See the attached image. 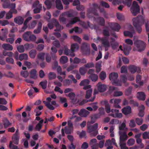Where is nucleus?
Listing matches in <instances>:
<instances>
[{
  "instance_id": "obj_11",
  "label": "nucleus",
  "mask_w": 149,
  "mask_h": 149,
  "mask_svg": "<svg viewBox=\"0 0 149 149\" xmlns=\"http://www.w3.org/2000/svg\"><path fill=\"white\" fill-rule=\"evenodd\" d=\"M130 31H126L124 32V35L126 36H129L131 38L132 37L133 35L135 34V32L133 27L130 25Z\"/></svg>"
},
{
  "instance_id": "obj_60",
  "label": "nucleus",
  "mask_w": 149,
  "mask_h": 149,
  "mask_svg": "<svg viewBox=\"0 0 149 149\" xmlns=\"http://www.w3.org/2000/svg\"><path fill=\"white\" fill-rule=\"evenodd\" d=\"M18 51L20 53L23 52L24 51V46L23 45H20L17 47Z\"/></svg>"
},
{
  "instance_id": "obj_14",
  "label": "nucleus",
  "mask_w": 149,
  "mask_h": 149,
  "mask_svg": "<svg viewBox=\"0 0 149 149\" xmlns=\"http://www.w3.org/2000/svg\"><path fill=\"white\" fill-rule=\"evenodd\" d=\"M109 25L112 30L116 31H119L121 28L120 26L117 23H110Z\"/></svg>"
},
{
  "instance_id": "obj_49",
  "label": "nucleus",
  "mask_w": 149,
  "mask_h": 149,
  "mask_svg": "<svg viewBox=\"0 0 149 149\" xmlns=\"http://www.w3.org/2000/svg\"><path fill=\"white\" fill-rule=\"evenodd\" d=\"M121 79L123 83L126 85H128V83H126V81L127 79L126 76L125 75L122 74L120 76Z\"/></svg>"
},
{
  "instance_id": "obj_33",
  "label": "nucleus",
  "mask_w": 149,
  "mask_h": 149,
  "mask_svg": "<svg viewBox=\"0 0 149 149\" xmlns=\"http://www.w3.org/2000/svg\"><path fill=\"white\" fill-rule=\"evenodd\" d=\"M56 7L58 10L63 9V7L60 0H56L55 1Z\"/></svg>"
},
{
  "instance_id": "obj_10",
  "label": "nucleus",
  "mask_w": 149,
  "mask_h": 149,
  "mask_svg": "<svg viewBox=\"0 0 149 149\" xmlns=\"http://www.w3.org/2000/svg\"><path fill=\"white\" fill-rule=\"evenodd\" d=\"M79 22V24L82 25L83 26H84L85 24L84 22L80 21L79 17H76L74 18H72L69 23H68L66 25V26L67 27H69L71 26L72 24H74L77 22Z\"/></svg>"
},
{
  "instance_id": "obj_38",
  "label": "nucleus",
  "mask_w": 149,
  "mask_h": 149,
  "mask_svg": "<svg viewBox=\"0 0 149 149\" xmlns=\"http://www.w3.org/2000/svg\"><path fill=\"white\" fill-rule=\"evenodd\" d=\"M54 2V0L52 1H50L49 0H46L45 1V3L46 5L47 8L49 9L51 8Z\"/></svg>"
},
{
  "instance_id": "obj_20",
  "label": "nucleus",
  "mask_w": 149,
  "mask_h": 149,
  "mask_svg": "<svg viewBox=\"0 0 149 149\" xmlns=\"http://www.w3.org/2000/svg\"><path fill=\"white\" fill-rule=\"evenodd\" d=\"M102 104L104 105L105 106V111L107 113H109L110 112L111 110L110 106L108 103V102L107 100L102 101L101 102Z\"/></svg>"
},
{
  "instance_id": "obj_18",
  "label": "nucleus",
  "mask_w": 149,
  "mask_h": 149,
  "mask_svg": "<svg viewBox=\"0 0 149 149\" xmlns=\"http://www.w3.org/2000/svg\"><path fill=\"white\" fill-rule=\"evenodd\" d=\"M121 100L119 99H111L109 101L111 103H114V106L117 108H120V106L118 104L120 102Z\"/></svg>"
},
{
  "instance_id": "obj_5",
  "label": "nucleus",
  "mask_w": 149,
  "mask_h": 149,
  "mask_svg": "<svg viewBox=\"0 0 149 149\" xmlns=\"http://www.w3.org/2000/svg\"><path fill=\"white\" fill-rule=\"evenodd\" d=\"M98 124L96 123L93 125H88V132L91 136H95L98 134Z\"/></svg>"
},
{
  "instance_id": "obj_26",
  "label": "nucleus",
  "mask_w": 149,
  "mask_h": 149,
  "mask_svg": "<svg viewBox=\"0 0 149 149\" xmlns=\"http://www.w3.org/2000/svg\"><path fill=\"white\" fill-rule=\"evenodd\" d=\"M2 3L3 7L4 8H7L11 4L10 0H1Z\"/></svg>"
},
{
  "instance_id": "obj_64",
  "label": "nucleus",
  "mask_w": 149,
  "mask_h": 149,
  "mask_svg": "<svg viewBox=\"0 0 149 149\" xmlns=\"http://www.w3.org/2000/svg\"><path fill=\"white\" fill-rule=\"evenodd\" d=\"M135 140L133 139H129L127 142V144L129 146H132L134 144Z\"/></svg>"
},
{
  "instance_id": "obj_24",
  "label": "nucleus",
  "mask_w": 149,
  "mask_h": 149,
  "mask_svg": "<svg viewBox=\"0 0 149 149\" xmlns=\"http://www.w3.org/2000/svg\"><path fill=\"white\" fill-rule=\"evenodd\" d=\"M16 7V4L15 3H11V4L8 8H10V11L12 13V14H16L17 13V10L15 9Z\"/></svg>"
},
{
  "instance_id": "obj_12",
  "label": "nucleus",
  "mask_w": 149,
  "mask_h": 149,
  "mask_svg": "<svg viewBox=\"0 0 149 149\" xmlns=\"http://www.w3.org/2000/svg\"><path fill=\"white\" fill-rule=\"evenodd\" d=\"M111 111V112L112 113L110 114L109 115L114 118H121L122 116V113H119L118 110L112 109Z\"/></svg>"
},
{
  "instance_id": "obj_8",
  "label": "nucleus",
  "mask_w": 149,
  "mask_h": 149,
  "mask_svg": "<svg viewBox=\"0 0 149 149\" xmlns=\"http://www.w3.org/2000/svg\"><path fill=\"white\" fill-rule=\"evenodd\" d=\"M134 45L136 46L139 52L143 51L146 46L145 43L141 40L136 41L134 42Z\"/></svg>"
},
{
  "instance_id": "obj_4",
  "label": "nucleus",
  "mask_w": 149,
  "mask_h": 149,
  "mask_svg": "<svg viewBox=\"0 0 149 149\" xmlns=\"http://www.w3.org/2000/svg\"><path fill=\"white\" fill-rule=\"evenodd\" d=\"M79 48V46L77 43H74L71 45L70 50L68 49L66 46H65L63 49L64 53L66 55L74 57L75 56L74 52L77 50Z\"/></svg>"
},
{
  "instance_id": "obj_53",
  "label": "nucleus",
  "mask_w": 149,
  "mask_h": 149,
  "mask_svg": "<svg viewBox=\"0 0 149 149\" xmlns=\"http://www.w3.org/2000/svg\"><path fill=\"white\" fill-rule=\"evenodd\" d=\"M99 77L102 80H104L106 77V72L104 71L101 72L100 74Z\"/></svg>"
},
{
  "instance_id": "obj_47",
  "label": "nucleus",
  "mask_w": 149,
  "mask_h": 149,
  "mask_svg": "<svg viewBox=\"0 0 149 149\" xmlns=\"http://www.w3.org/2000/svg\"><path fill=\"white\" fill-rule=\"evenodd\" d=\"M65 16H66L65 15L64 13L61 15L59 17V19L60 21L63 23H65L67 20V18L65 17Z\"/></svg>"
},
{
  "instance_id": "obj_41",
  "label": "nucleus",
  "mask_w": 149,
  "mask_h": 149,
  "mask_svg": "<svg viewBox=\"0 0 149 149\" xmlns=\"http://www.w3.org/2000/svg\"><path fill=\"white\" fill-rule=\"evenodd\" d=\"M43 103L45 104L47 107L49 109L51 110H54V107L49 102H47L45 101H44Z\"/></svg>"
},
{
  "instance_id": "obj_34",
  "label": "nucleus",
  "mask_w": 149,
  "mask_h": 149,
  "mask_svg": "<svg viewBox=\"0 0 149 149\" xmlns=\"http://www.w3.org/2000/svg\"><path fill=\"white\" fill-rule=\"evenodd\" d=\"M42 23L41 22H39L38 24V26L37 29L34 30L33 31V33L35 34H38L40 32L42 27Z\"/></svg>"
},
{
  "instance_id": "obj_42",
  "label": "nucleus",
  "mask_w": 149,
  "mask_h": 149,
  "mask_svg": "<svg viewBox=\"0 0 149 149\" xmlns=\"http://www.w3.org/2000/svg\"><path fill=\"white\" fill-rule=\"evenodd\" d=\"M93 91L91 89H88L86 91L85 96L86 99H89L91 96Z\"/></svg>"
},
{
  "instance_id": "obj_51",
  "label": "nucleus",
  "mask_w": 149,
  "mask_h": 149,
  "mask_svg": "<svg viewBox=\"0 0 149 149\" xmlns=\"http://www.w3.org/2000/svg\"><path fill=\"white\" fill-rule=\"evenodd\" d=\"M89 83V81L88 79H85L82 81L79 84L80 86H84L88 84Z\"/></svg>"
},
{
  "instance_id": "obj_28",
  "label": "nucleus",
  "mask_w": 149,
  "mask_h": 149,
  "mask_svg": "<svg viewBox=\"0 0 149 149\" xmlns=\"http://www.w3.org/2000/svg\"><path fill=\"white\" fill-rule=\"evenodd\" d=\"M96 20L99 24L102 26H104L105 25V20L102 17H100L96 19Z\"/></svg>"
},
{
  "instance_id": "obj_29",
  "label": "nucleus",
  "mask_w": 149,
  "mask_h": 149,
  "mask_svg": "<svg viewBox=\"0 0 149 149\" xmlns=\"http://www.w3.org/2000/svg\"><path fill=\"white\" fill-rule=\"evenodd\" d=\"M36 73L37 71L36 70L34 69L32 70L29 72L30 77L34 79H36L37 78V76L36 75Z\"/></svg>"
},
{
  "instance_id": "obj_2",
  "label": "nucleus",
  "mask_w": 149,
  "mask_h": 149,
  "mask_svg": "<svg viewBox=\"0 0 149 149\" xmlns=\"http://www.w3.org/2000/svg\"><path fill=\"white\" fill-rule=\"evenodd\" d=\"M102 33L105 37L101 38L98 36L97 38V40L102 41V45L105 47H108L110 46L108 38L107 37H109L110 36L108 29H104L102 31Z\"/></svg>"
},
{
  "instance_id": "obj_52",
  "label": "nucleus",
  "mask_w": 149,
  "mask_h": 149,
  "mask_svg": "<svg viewBox=\"0 0 149 149\" xmlns=\"http://www.w3.org/2000/svg\"><path fill=\"white\" fill-rule=\"evenodd\" d=\"M56 77V74L53 72H50L48 75V78L49 80L55 79Z\"/></svg>"
},
{
  "instance_id": "obj_63",
  "label": "nucleus",
  "mask_w": 149,
  "mask_h": 149,
  "mask_svg": "<svg viewBox=\"0 0 149 149\" xmlns=\"http://www.w3.org/2000/svg\"><path fill=\"white\" fill-rule=\"evenodd\" d=\"M86 70L85 67H81L79 69V72L81 75H84L86 72Z\"/></svg>"
},
{
  "instance_id": "obj_3",
  "label": "nucleus",
  "mask_w": 149,
  "mask_h": 149,
  "mask_svg": "<svg viewBox=\"0 0 149 149\" xmlns=\"http://www.w3.org/2000/svg\"><path fill=\"white\" fill-rule=\"evenodd\" d=\"M20 137V134L18 128L12 136V140L10 142L9 148L10 149H18V147L13 144V143L16 145L19 143V140Z\"/></svg>"
},
{
  "instance_id": "obj_37",
  "label": "nucleus",
  "mask_w": 149,
  "mask_h": 149,
  "mask_svg": "<svg viewBox=\"0 0 149 149\" xmlns=\"http://www.w3.org/2000/svg\"><path fill=\"white\" fill-rule=\"evenodd\" d=\"M3 123L4 127L5 128H6L12 124L10 122L8 119L7 118H5L3 120Z\"/></svg>"
},
{
  "instance_id": "obj_22",
  "label": "nucleus",
  "mask_w": 149,
  "mask_h": 149,
  "mask_svg": "<svg viewBox=\"0 0 149 149\" xmlns=\"http://www.w3.org/2000/svg\"><path fill=\"white\" fill-rule=\"evenodd\" d=\"M55 22V26L56 27V29L54 30L55 31H60L63 29V26L60 25L59 23V22L56 19V20L54 21Z\"/></svg>"
},
{
  "instance_id": "obj_46",
  "label": "nucleus",
  "mask_w": 149,
  "mask_h": 149,
  "mask_svg": "<svg viewBox=\"0 0 149 149\" xmlns=\"http://www.w3.org/2000/svg\"><path fill=\"white\" fill-rule=\"evenodd\" d=\"M36 54V51L35 50H32L29 52L30 57L32 58H35Z\"/></svg>"
},
{
  "instance_id": "obj_7",
  "label": "nucleus",
  "mask_w": 149,
  "mask_h": 149,
  "mask_svg": "<svg viewBox=\"0 0 149 149\" xmlns=\"http://www.w3.org/2000/svg\"><path fill=\"white\" fill-rule=\"evenodd\" d=\"M93 8L90 7L88 9V15L92 14L95 16H98V14L97 10V9L98 8V5L96 3H94L93 4Z\"/></svg>"
},
{
  "instance_id": "obj_27",
  "label": "nucleus",
  "mask_w": 149,
  "mask_h": 149,
  "mask_svg": "<svg viewBox=\"0 0 149 149\" xmlns=\"http://www.w3.org/2000/svg\"><path fill=\"white\" fill-rule=\"evenodd\" d=\"M146 95L143 92H140L137 93V97L139 100H144L146 98Z\"/></svg>"
},
{
  "instance_id": "obj_55",
  "label": "nucleus",
  "mask_w": 149,
  "mask_h": 149,
  "mask_svg": "<svg viewBox=\"0 0 149 149\" xmlns=\"http://www.w3.org/2000/svg\"><path fill=\"white\" fill-rule=\"evenodd\" d=\"M47 81H43L41 82L39 84L41 86L42 88L43 89H45L47 88Z\"/></svg>"
},
{
  "instance_id": "obj_62",
  "label": "nucleus",
  "mask_w": 149,
  "mask_h": 149,
  "mask_svg": "<svg viewBox=\"0 0 149 149\" xmlns=\"http://www.w3.org/2000/svg\"><path fill=\"white\" fill-rule=\"evenodd\" d=\"M29 72L27 71H22L21 72V75L25 78H26L29 75Z\"/></svg>"
},
{
  "instance_id": "obj_16",
  "label": "nucleus",
  "mask_w": 149,
  "mask_h": 149,
  "mask_svg": "<svg viewBox=\"0 0 149 149\" xmlns=\"http://www.w3.org/2000/svg\"><path fill=\"white\" fill-rule=\"evenodd\" d=\"M119 134L120 135V142H124L128 138L126 133L125 132H122L121 131L119 132Z\"/></svg>"
},
{
  "instance_id": "obj_15",
  "label": "nucleus",
  "mask_w": 149,
  "mask_h": 149,
  "mask_svg": "<svg viewBox=\"0 0 149 149\" xmlns=\"http://www.w3.org/2000/svg\"><path fill=\"white\" fill-rule=\"evenodd\" d=\"M98 91L100 92H103L105 91L107 88L106 85L103 84L100 82H99L97 85Z\"/></svg>"
},
{
  "instance_id": "obj_31",
  "label": "nucleus",
  "mask_w": 149,
  "mask_h": 149,
  "mask_svg": "<svg viewBox=\"0 0 149 149\" xmlns=\"http://www.w3.org/2000/svg\"><path fill=\"white\" fill-rule=\"evenodd\" d=\"M95 98V96H94L93 97L91 98V99H89L88 100H87L86 99H84V100H83L81 102L79 103V102L78 103V104L79 106H81V105H82L84 104L85 103H86L87 102H88L93 101H94Z\"/></svg>"
},
{
  "instance_id": "obj_19",
  "label": "nucleus",
  "mask_w": 149,
  "mask_h": 149,
  "mask_svg": "<svg viewBox=\"0 0 149 149\" xmlns=\"http://www.w3.org/2000/svg\"><path fill=\"white\" fill-rule=\"evenodd\" d=\"M24 19L21 16H18L15 17L14 20V22L19 25L22 24L24 22Z\"/></svg>"
},
{
  "instance_id": "obj_44",
  "label": "nucleus",
  "mask_w": 149,
  "mask_h": 149,
  "mask_svg": "<svg viewBox=\"0 0 149 149\" xmlns=\"http://www.w3.org/2000/svg\"><path fill=\"white\" fill-rule=\"evenodd\" d=\"M9 36L10 37H12V38H7L6 40V41L7 42H8L10 44H13L14 41V35L13 34H9Z\"/></svg>"
},
{
  "instance_id": "obj_61",
  "label": "nucleus",
  "mask_w": 149,
  "mask_h": 149,
  "mask_svg": "<svg viewBox=\"0 0 149 149\" xmlns=\"http://www.w3.org/2000/svg\"><path fill=\"white\" fill-rule=\"evenodd\" d=\"M111 45L112 49H115L118 47V44L116 42H111Z\"/></svg>"
},
{
  "instance_id": "obj_25",
  "label": "nucleus",
  "mask_w": 149,
  "mask_h": 149,
  "mask_svg": "<svg viewBox=\"0 0 149 149\" xmlns=\"http://www.w3.org/2000/svg\"><path fill=\"white\" fill-rule=\"evenodd\" d=\"M89 113V112L88 111L84 109H81L79 113V115L82 117H86Z\"/></svg>"
},
{
  "instance_id": "obj_45",
  "label": "nucleus",
  "mask_w": 149,
  "mask_h": 149,
  "mask_svg": "<svg viewBox=\"0 0 149 149\" xmlns=\"http://www.w3.org/2000/svg\"><path fill=\"white\" fill-rule=\"evenodd\" d=\"M77 133L78 135H79L80 138H86V132L85 131L82 130L81 132L77 131Z\"/></svg>"
},
{
  "instance_id": "obj_30",
  "label": "nucleus",
  "mask_w": 149,
  "mask_h": 149,
  "mask_svg": "<svg viewBox=\"0 0 149 149\" xmlns=\"http://www.w3.org/2000/svg\"><path fill=\"white\" fill-rule=\"evenodd\" d=\"M2 48L5 50L12 51L13 49L12 46L8 44H3L2 45Z\"/></svg>"
},
{
  "instance_id": "obj_21",
  "label": "nucleus",
  "mask_w": 149,
  "mask_h": 149,
  "mask_svg": "<svg viewBox=\"0 0 149 149\" xmlns=\"http://www.w3.org/2000/svg\"><path fill=\"white\" fill-rule=\"evenodd\" d=\"M123 52L125 55H127L129 54L130 51L131 49L130 45H125L123 46Z\"/></svg>"
},
{
  "instance_id": "obj_50",
  "label": "nucleus",
  "mask_w": 149,
  "mask_h": 149,
  "mask_svg": "<svg viewBox=\"0 0 149 149\" xmlns=\"http://www.w3.org/2000/svg\"><path fill=\"white\" fill-rule=\"evenodd\" d=\"M89 78L93 81H97L98 79V76L95 74H92L89 76Z\"/></svg>"
},
{
  "instance_id": "obj_39",
  "label": "nucleus",
  "mask_w": 149,
  "mask_h": 149,
  "mask_svg": "<svg viewBox=\"0 0 149 149\" xmlns=\"http://www.w3.org/2000/svg\"><path fill=\"white\" fill-rule=\"evenodd\" d=\"M6 76L9 78H13L15 79H18L19 78L18 74L15 76L13 73L11 72H9L8 74L6 75Z\"/></svg>"
},
{
  "instance_id": "obj_59",
  "label": "nucleus",
  "mask_w": 149,
  "mask_h": 149,
  "mask_svg": "<svg viewBox=\"0 0 149 149\" xmlns=\"http://www.w3.org/2000/svg\"><path fill=\"white\" fill-rule=\"evenodd\" d=\"M73 130V129L71 128L68 127L67 126H65V133L66 134H70L71 132Z\"/></svg>"
},
{
  "instance_id": "obj_56",
  "label": "nucleus",
  "mask_w": 149,
  "mask_h": 149,
  "mask_svg": "<svg viewBox=\"0 0 149 149\" xmlns=\"http://www.w3.org/2000/svg\"><path fill=\"white\" fill-rule=\"evenodd\" d=\"M84 66L86 68H92L94 67V64L93 62H90L85 64Z\"/></svg>"
},
{
  "instance_id": "obj_57",
  "label": "nucleus",
  "mask_w": 149,
  "mask_h": 149,
  "mask_svg": "<svg viewBox=\"0 0 149 149\" xmlns=\"http://www.w3.org/2000/svg\"><path fill=\"white\" fill-rule=\"evenodd\" d=\"M45 55V54L44 53H39L37 55L38 58L42 61H43L44 60Z\"/></svg>"
},
{
  "instance_id": "obj_32",
  "label": "nucleus",
  "mask_w": 149,
  "mask_h": 149,
  "mask_svg": "<svg viewBox=\"0 0 149 149\" xmlns=\"http://www.w3.org/2000/svg\"><path fill=\"white\" fill-rule=\"evenodd\" d=\"M32 32L31 31H27L22 36V37L24 40L28 41L29 38L30 34H31Z\"/></svg>"
},
{
  "instance_id": "obj_13",
  "label": "nucleus",
  "mask_w": 149,
  "mask_h": 149,
  "mask_svg": "<svg viewBox=\"0 0 149 149\" xmlns=\"http://www.w3.org/2000/svg\"><path fill=\"white\" fill-rule=\"evenodd\" d=\"M69 97L70 99L72 101V102L73 104H76L79 102V100L75 98V95L74 93L71 92L69 93L68 95H66Z\"/></svg>"
},
{
  "instance_id": "obj_23",
  "label": "nucleus",
  "mask_w": 149,
  "mask_h": 149,
  "mask_svg": "<svg viewBox=\"0 0 149 149\" xmlns=\"http://www.w3.org/2000/svg\"><path fill=\"white\" fill-rule=\"evenodd\" d=\"M122 113L125 115L130 114L131 112V108L130 106H127L122 109Z\"/></svg>"
},
{
  "instance_id": "obj_36",
  "label": "nucleus",
  "mask_w": 149,
  "mask_h": 149,
  "mask_svg": "<svg viewBox=\"0 0 149 149\" xmlns=\"http://www.w3.org/2000/svg\"><path fill=\"white\" fill-rule=\"evenodd\" d=\"M56 20V19L55 18H53L51 19L50 22L48 24L47 26L49 28L51 29H53L54 26H55V22L54 21Z\"/></svg>"
},
{
  "instance_id": "obj_1",
  "label": "nucleus",
  "mask_w": 149,
  "mask_h": 149,
  "mask_svg": "<svg viewBox=\"0 0 149 149\" xmlns=\"http://www.w3.org/2000/svg\"><path fill=\"white\" fill-rule=\"evenodd\" d=\"M133 25L136 31L138 33H140L142 31L141 26L145 22V19L143 16L140 15L132 19Z\"/></svg>"
},
{
  "instance_id": "obj_9",
  "label": "nucleus",
  "mask_w": 149,
  "mask_h": 149,
  "mask_svg": "<svg viewBox=\"0 0 149 149\" xmlns=\"http://www.w3.org/2000/svg\"><path fill=\"white\" fill-rule=\"evenodd\" d=\"M131 10L134 16H136L140 11L139 6L137 3L136 1H134L133 2L131 8Z\"/></svg>"
},
{
  "instance_id": "obj_43",
  "label": "nucleus",
  "mask_w": 149,
  "mask_h": 149,
  "mask_svg": "<svg viewBox=\"0 0 149 149\" xmlns=\"http://www.w3.org/2000/svg\"><path fill=\"white\" fill-rule=\"evenodd\" d=\"M28 57V56L27 54H22L19 56V59L20 61H22L23 60H26L27 59Z\"/></svg>"
},
{
  "instance_id": "obj_17",
  "label": "nucleus",
  "mask_w": 149,
  "mask_h": 149,
  "mask_svg": "<svg viewBox=\"0 0 149 149\" xmlns=\"http://www.w3.org/2000/svg\"><path fill=\"white\" fill-rule=\"evenodd\" d=\"M130 71L132 73H134L136 71L138 73H140L141 70L139 68L134 65H130L129 68Z\"/></svg>"
},
{
  "instance_id": "obj_54",
  "label": "nucleus",
  "mask_w": 149,
  "mask_h": 149,
  "mask_svg": "<svg viewBox=\"0 0 149 149\" xmlns=\"http://www.w3.org/2000/svg\"><path fill=\"white\" fill-rule=\"evenodd\" d=\"M33 10V13L35 14H36L40 13L41 9L42 8V4H39L38 5V7L36 8Z\"/></svg>"
},
{
  "instance_id": "obj_6",
  "label": "nucleus",
  "mask_w": 149,
  "mask_h": 149,
  "mask_svg": "<svg viewBox=\"0 0 149 149\" xmlns=\"http://www.w3.org/2000/svg\"><path fill=\"white\" fill-rule=\"evenodd\" d=\"M118 74L116 72H112L109 75V79L111 81L113 85L120 86L122 85L121 82L117 79Z\"/></svg>"
},
{
  "instance_id": "obj_58",
  "label": "nucleus",
  "mask_w": 149,
  "mask_h": 149,
  "mask_svg": "<svg viewBox=\"0 0 149 149\" xmlns=\"http://www.w3.org/2000/svg\"><path fill=\"white\" fill-rule=\"evenodd\" d=\"M6 61L9 63L13 64H14V60L11 57H7L6 59Z\"/></svg>"
},
{
  "instance_id": "obj_40",
  "label": "nucleus",
  "mask_w": 149,
  "mask_h": 149,
  "mask_svg": "<svg viewBox=\"0 0 149 149\" xmlns=\"http://www.w3.org/2000/svg\"><path fill=\"white\" fill-rule=\"evenodd\" d=\"M89 45L86 42H84L82 43L81 46V49L83 52H85L88 50V47Z\"/></svg>"
},
{
  "instance_id": "obj_48",
  "label": "nucleus",
  "mask_w": 149,
  "mask_h": 149,
  "mask_svg": "<svg viewBox=\"0 0 149 149\" xmlns=\"http://www.w3.org/2000/svg\"><path fill=\"white\" fill-rule=\"evenodd\" d=\"M68 58L65 56H62L60 59V61L61 63L64 64L66 63L68 61Z\"/></svg>"
},
{
  "instance_id": "obj_35",
  "label": "nucleus",
  "mask_w": 149,
  "mask_h": 149,
  "mask_svg": "<svg viewBox=\"0 0 149 149\" xmlns=\"http://www.w3.org/2000/svg\"><path fill=\"white\" fill-rule=\"evenodd\" d=\"M139 112L138 115L141 117H143L144 115V111L145 109V107L144 105H142L139 107Z\"/></svg>"
}]
</instances>
